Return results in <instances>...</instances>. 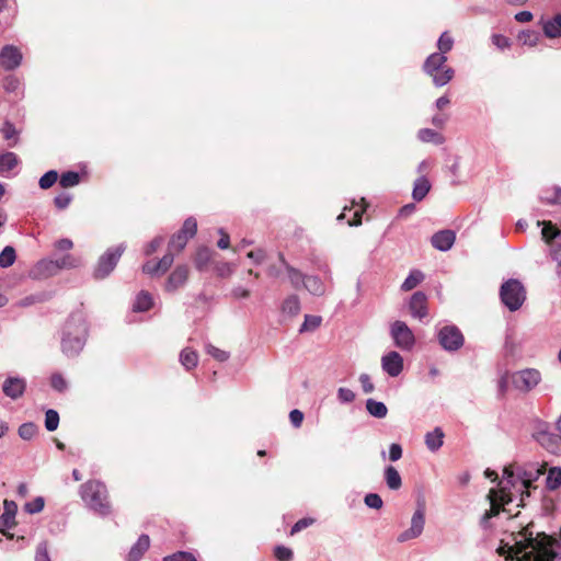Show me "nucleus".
Returning a JSON list of instances; mask_svg holds the SVG:
<instances>
[{
	"label": "nucleus",
	"mask_w": 561,
	"mask_h": 561,
	"mask_svg": "<svg viewBox=\"0 0 561 561\" xmlns=\"http://www.w3.org/2000/svg\"><path fill=\"white\" fill-rule=\"evenodd\" d=\"M54 259L45 257L39 260L30 271V276L33 279H43L57 275Z\"/></svg>",
	"instance_id": "dca6fc26"
},
{
	"label": "nucleus",
	"mask_w": 561,
	"mask_h": 561,
	"mask_svg": "<svg viewBox=\"0 0 561 561\" xmlns=\"http://www.w3.org/2000/svg\"><path fill=\"white\" fill-rule=\"evenodd\" d=\"M180 231L192 239L197 232L196 219L194 217L186 218Z\"/></svg>",
	"instance_id": "3c124183"
},
{
	"label": "nucleus",
	"mask_w": 561,
	"mask_h": 561,
	"mask_svg": "<svg viewBox=\"0 0 561 561\" xmlns=\"http://www.w3.org/2000/svg\"><path fill=\"white\" fill-rule=\"evenodd\" d=\"M447 57L439 53L431 54L424 61L423 71L430 76L435 87L446 85L455 75L453 68L445 66Z\"/></svg>",
	"instance_id": "20e7f679"
},
{
	"label": "nucleus",
	"mask_w": 561,
	"mask_h": 561,
	"mask_svg": "<svg viewBox=\"0 0 561 561\" xmlns=\"http://www.w3.org/2000/svg\"><path fill=\"white\" fill-rule=\"evenodd\" d=\"M546 486L550 491H554L561 486V468L552 467L549 469L546 478Z\"/></svg>",
	"instance_id": "c9c22d12"
},
{
	"label": "nucleus",
	"mask_w": 561,
	"mask_h": 561,
	"mask_svg": "<svg viewBox=\"0 0 561 561\" xmlns=\"http://www.w3.org/2000/svg\"><path fill=\"white\" fill-rule=\"evenodd\" d=\"M213 257V251L207 247H201L197 249L196 255H195V267L199 272H204L207 270L210 261Z\"/></svg>",
	"instance_id": "cd10ccee"
},
{
	"label": "nucleus",
	"mask_w": 561,
	"mask_h": 561,
	"mask_svg": "<svg viewBox=\"0 0 561 561\" xmlns=\"http://www.w3.org/2000/svg\"><path fill=\"white\" fill-rule=\"evenodd\" d=\"M540 225H542V229H541L542 239L547 243H550L552 240H554L560 234V230L554 225H552L550 221H548V222L538 221V226H540Z\"/></svg>",
	"instance_id": "ea45409f"
},
{
	"label": "nucleus",
	"mask_w": 561,
	"mask_h": 561,
	"mask_svg": "<svg viewBox=\"0 0 561 561\" xmlns=\"http://www.w3.org/2000/svg\"><path fill=\"white\" fill-rule=\"evenodd\" d=\"M247 256L255 264L260 265L262 264L266 259V252L264 249H256L253 251L248 252Z\"/></svg>",
	"instance_id": "69168bd1"
},
{
	"label": "nucleus",
	"mask_w": 561,
	"mask_h": 561,
	"mask_svg": "<svg viewBox=\"0 0 561 561\" xmlns=\"http://www.w3.org/2000/svg\"><path fill=\"white\" fill-rule=\"evenodd\" d=\"M409 311L413 318L424 319L428 314L427 296L423 291H415L409 301Z\"/></svg>",
	"instance_id": "2eb2a0df"
},
{
	"label": "nucleus",
	"mask_w": 561,
	"mask_h": 561,
	"mask_svg": "<svg viewBox=\"0 0 561 561\" xmlns=\"http://www.w3.org/2000/svg\"><path fill=\"white\" fill-rule=\"evenodd\" d=\"M366 410L371 416L377 419H383L388 413L387 405L383 402L377 401L375 399L366 400Z\"/></svg>",
	"instance_id": "7c9ffc66"
},
{
	"label": "nucleus",
	"mask_w": 561,
	"mask_h": 561,
	"mask_svg": "<svg viewBox=\"0 0 561 561\" xmlns=\"http://www.w3.org/2000/svg\"><path fill=\"white\" fill-rule=\"evenodd\" d=\"M34 561H51L48 553L47 541H41L37 545Z\"/></svg>",
	"instance_id": "13d9d810"
},
{
	"label": "nucleus",
	"mask_w": 561,
	"mask_h": 561,
	"mask_svg": "<svg viewBox=\"0 0 561 561\" xmlns=\"http://www.w3.org/2000/svg\"><path fill=\"white\" fill-rule=\"evenodd\" d=\"M50 386L58 392H64L68 388V382L61 374H53L50 377Z\"/></svg>",
	"instance_id": "864d4df0"
},
{
	"label": "nucleus",
	"mask_w": 561,
	"mask_h": 561,
	"mask_svg": "<svg viewBox=\"0 0 561 561\" xmlns=\"http://www.w3.org/2000/svg\"><path fill=\"white\" fill-rule=\"evenodd\" d=\"M18 156L14 152L8 151L0 153V173L9 172L18 165Z\"/></svg>",
	"instance_id": "f704fd0d"
},
{
	"label": "nucleus",
	"mask_w": 561,
	"mask_h": 561,
	"mask_svg": "<svg viewBox=\"0 0 561 561\" xmlns=\"http://www.w3.org/2000/svg\"><path fill=\"white\" fill-rule=\"evenodd\" d=\"M543 33L549 38L561 37V14H556L542 25Z\"/></svg>",
	"instance_id": "a878e982"
},
{
	"label": "nucleus",
	"mask_w": 561,
	"mask_h": 561,
	"mask_svg": "<svg viewBox=\"0 0 561 561\" xmlns=\"http://www.w3.org/2000/svg\"><path fill=\"white\" fill-rule=\"evenodd\" d=\"M390 335L394 345L403 351H410L415 345V336L403 321L397 320L391 324Z\"/></svg>",
	"instance_id": "9b49d317"
},
{
	"label": "nucleus",
	"mask_w": 561,
	"mask_h": 561,
	"mask_svg": "<svg viewBox=\"0 0 561 561\" xmlns=\"http://www.w3.org/2000/svg\"><path fill=\"white\" fill-rule=\"evenodd\" d=\"M206 353L214 357L218 362H226L229 358V353L226 351H222L211 344H206L205 346Z\"/></svg>",
	"instance_id": "603ef678"
},
{
	"label": "nucleus",
	"mask_w": 561,
	"mask_h": 561,
	"mask_svg": "<svg viewBox=\"0 0 561 561\" xmlns=\"http://www.w3.org/2000/svg\"><path fill=\"white\" fill-rule=\"evenodd\" d=\"M274 554L278 561H290L293 558V551L284 546H277Z\"/></svg>",
	"instance_id": "774afa93"
},
{
	"label": "nucleus",
	"mask_w": 561,
	"mask_h": 561,
	"mask_svg": "<svg viewBox=\"0 0 561 561\" xmlns=\"http://www.w3.org/2000/svg\"><path fill=\"white\" fill-rule=\"evenodd\" d=\"M174 254L168 249V252L156 262V267L159 270V274H164L173 264Z\"/></svg>",
	"instance_id": "8fccbe9b"
},
{
	"label": "nucleus",
	"mask_w": 561,
	"mask_h": 561,
	"mask_svg": "<svg viewBox=\"0 0 561 561\" xmlns=\"http://www.w3.org/2000/svg\"><path fill=\"white\" fill-rule=\"evenodd\" d=\"M355 393L353 390L341 387L337 389V399L341 403H351L355 400Z\"/></svg>",
	"instance_id": "680f3d73"
},
{
	"label": "nucleus",
	"mask_w": 561,
	"mask_h": 561,
	"mask_svg": "<svg viewBox=\"0 0 561 561\" xmlns=\"http://www.w3.org/2000/svg\"><path fill=\"white\" fill-rule=\"evenodd\" d=\"M89 325L82 311L72 312L60 332V348L67 357L78 356L88 340Z\"/></svg>",
	"instance_id": "f03ea898"
},
{
	"label": "nucleus",
	"mask_w": 561,
	"mask_h": 561,
	"mask_svg": "<svg viewBox=\"0 0 561 561\" xmlns=\"http://www.w3.org/2000/svg\"><path fill=\"white\" fill-rule=\"evenodd\" d=\"M163 561H196V559L190 552L179 551L176 553H173L172 556L163 558Z\"/></svg>",
	"instance_id": "338daca9"
},
{
	"label": "nucleus",
	"mask_w": 561,
	"mask_h": 561,
	"mask_svg": "<svg viewBox=\"0 0 561 561\" xmlns=\"http://www.w3.org/2000/svg\"><path fill=\"white\" fill-rule=\"evenodd\" d=\"M518 38L523 45L535 46L538 41V34L534 31H523Z\"/></svg>",
	"instance_id": "052dcab7"
},
{
	"label": "nucleus",
	"mask_w": 561,
	"mask_h": 561,
	"mask_svg": "<svg viewBox=\"0 0 561 561\" xmlns=\"http://www.w3.org/2000/svg\"><path fill=\"white\" fill-rule=\"evenodd\" d=\"M18 512V505L14 501L4 500L3 502V513L0 516V533L4 536L12 538V535L7 533L8 529H12L15 527V516Z\"/></svg>",
	"instance_id": "ddd939ff"
},
{
	"label": "nucleus",
	"mask_w": 561,
	"mask_h": 561,
	"mask_svg": "<svg viewBox=\"0 0 561 561\" xmlns=\"http://www.w3.org/2000/svg\"><path fill=\"white\" fill-rule=\"evenodd\" d=\"M163 241H164V238L161 236L153 238L149 243L146 244V247L144 249L145 255L149 256L152 253H154L161 247Z\"/></svg>",
	"instance_id": "e2e57ef3"
},
{
	"label": "nucleus",
	"mask_w": 561,
	"mask_h": 561,
	"mask_svg": "<svg viewBox=\"0 0 561 561\" xmlns=\"http://www.w3.org/2000/svg\"><path fill=\"white\" fill-rule=\"evenodd\" d=\"M80 183V175L76 171H67L64 172L59 179L60 186L67 188V187H73Z\"/></svg>",
	"instance_id": "79ce46f5"
},
{
	"label": "nucleus",
	"mask_w": 561,
	"mask_h": 561,
	"mask_svg": "<svg viewBox=\"0 0 561 561\" xmlns=\"http://www.w3.org/2000/svg\"><path fill=\"white\" fill-rule=\"evenodd\" d=\"M188 277V268L186 265H178L174 271L168 277L165 283V289L168 291H174L179 287L183 286Z\"/></svg>",
	"instance_id": "412c9836"
},
{
	"label": "nucleus",
	"mask_w": 561,
	"mask_h": 561,
	"mask_svg": "<svg viewBox=\"0 0 561 561\" xmlns=\"http://www.w3.org/2000/svg\"><path fill=\"white\" fill-rule=\"evenodd\" d=\"M309 294L312 296L321 297L324 296L327 293V286L324 284V280H322L317 275H308L306 276L304 286H302Z\"/></svg>",
	"instance_id": "4be33fe9"
},
{
	"label": "nucleus",
	"mask_w": 561,
	"mask_h": 561,
	"mask_svg": "<svg viewBox=\"0 0 561 561\" xmlns=\"http://www.w3.org/2000/svg\"><path fill=\"white\" fill-rule=\"evenodd\" d=\"M150 547L148 535H140L138 540L131 546L128 552V561H139Z\"/></svg>",
	"instance_id": "5701e85b"
},
{
	"label": "nucleus",
	"mask_w": 561,
	"mask_h": 561,
	"mask_svg": "<svg viewBox=\"0 0 561 561\" xmlns=\"http://www.w3.org/2000/svg\"><path fill=\"white\" fill-rule=\"evenodd\" d=\"M180 362L185 367V369H193L197 366L198 355L191 348H184L180 354Z\"/></svg>",
	"instance_id": "e433bc0d"
},
{
	"label": "nucleus",
	"mask_w": 561,
	"mask_h": 561,
	"mask_svg": "<svg viewBox=\"0 0 561 561\" xmlns=\"http://www.w3.org/2000/svg\"><path fill=\"white\" fill-rule=\"evenodd\" d=\"M425 276L420 270H412L401 285V290L410 291L424 280Z\"/></svg>",
	"instance_id": "72a5a7b5"
},
{
	"label": "nucleus",
	"mask_w": 561,
	"mask_h": 561,
	"mask_svg": "<svg viewBox=\"0 0 561 561\" xmlns=\"http://www.w3.org/2000/svg\"><path fill=\"white\" fill-rule=\"evenodd\" d=\"M444 432L440 427H435L432 432L425 435V445L428 450L435 453L444 444Z\"/></svg>",
	"instance_id": "b1692460"
},
{
	"label": "nucleus",
	"mask_w": 561,
	"mask_h": 561,
	"mask_svg": "<svg viewBox=\"0 0 561 561\" xmlns=\"http://www.w3.org/2000/svg\"><path fill=\"white\" fill-rule=\"evenodd\" d=\"M215 271L219 277H229L232 275L234 267L228 262H218L215 264Z\"/></svg>",
	"instance_id": "4d7b16f0"
},
{
	"label": "nucleus",
	"mask_w": 561,
	"mask_h": 561,
	"mask_svg": "<svg viewBox=\"0 0 561 561\" xmlns=\"http://www.w3.org/2000/svg\"><path fill=\"white\" fill-rule=\"evenodd\" d=\"M37 431V426L34 423L28 422L20 425L18 433L22 439L30 440L36 435Z\"/></svg>",
	"instance_id": "49530a36"
},
{
	"label": "nucleus",
	"mask_w": 561,
	"mask_h": 561,
	"mask_svg": "<svg viewBox=\"0 0 561 561\" xmlns=\"http://www.w3.org/2000/svg\"><path fill=\"white\" fill-rule=\"evenodd\" d=\"M425 526V505L423 502H417V507L411 517L410 527L402 531L397 540L398 542H405L419 538Z\"/></svg>",
	"instance_id": "9d476101"
},
{
	"label": "nucleus",
	"mask_w": 561,
	"mask_h": 561,
	"mask_svg": "<svg viewBox=\"0 0 561 561\" xmlns=\"http://www.w3.org/2000/svg\"><path fill=\"white\" fill-rule=\"evenodd\" d=\"M453 45V37L447 32H444L437 41L438 53L446 56V54L451 50Z\"/></svg>",
	"instance_id": "de8ad7c7"
},
{
	"label": "nucleus",
	"mask_w": 561,
	"mask_h": 561,
	"mask_svg": "<svg viewBox=\"0 0 561 561\" xmlns=\"http://www.w3.org/2000/svg\"><path fill=\"white\" fill-rule=\"evenodd\" d=\"M25 389L26 380L22 377H8L2 385L3 393L12 400L21 398Z\"/></svg>",
	"instance_id": "a211bd4d"
},
{
	"label": "nucleus",
	"mask_w": 561,
	"mask_h": 561,
	"mask_svg": "<svg viewBox=\"0 0 561 561\" xmlns=\"http://www.w3.org/2000/svg\"><path fill=\"white\" fill-rule=\"evenodd\" d=\"M431 190V183L426 176H420L414 181L412 197L415 202H421L425 198Z\"/></svg>",
	"instance_id": "393cba45"
},
{
	"label": "nucleus",
	"mask_w": 561,
	"mask_h": 561,
	"mask_svg": "<svg viewBox=\"0 0 561 561\" xmlns=\"http://www.w3.org/2000/svg\"><path fill=\"white\" fill-rule=\"evenodd\" d=\"M54 263L56 265L57 273L62 270H72L77 268L81 265L80 259L75 255L67 253L58 259H54Z\"/></svg>",
	"instance_id": "c85d7f7f"
},
{
	"label": "nucleus",
	"mask_w": 561,
	"mask_h": 561,
	"mask_svg": "<svg viewBox=\"0 0 561 561\" xmlns=\"http://www.w3.org/2000/svg\"><path fill=\"white\" fill-rule=\"evenodd\" d=\"M152 297L147 291H140L134 304H133V311L135 312H145L148 311L152 307Z\"/></svg>",
	"instance_id": "2f4dec72"
},
{
	"label": "nucleus",
	"mask_w": 561,
	"mask_h": 561,
	"mask_svg": "<svg viewBox=\"0 0 561 561\" xmlns=\"http://www.w3.org/2000/svg\"><path fill=\"white\" fill-rule=\"evenodd\" d=\"M364 503L369 508L379 510L382 507L383 502L379 494L377 493H368L364 497Z\"/></svg>",
	"instance_id": "6e6d98bb"
},
{
	"label": "nucleus",
	"mask_w": 561,
	"mask_h": 561,
	"mask_svg": "<svg viewBox=\"0 0 561 561\" xmlns=\"http://www.w3.org/2000/svg\"><path fill=\"white\" fill-rule=\"evenodd\" d=\"M80 495L84 504L101 516L111 513V504L106 485L98 480H89L80 486Z\"/></svg>",
	"instance_id": "7ed1b4c3"
},
{
	"label": "nucleus",
	"mask_w": 561,
	"mask_h": 561,
	"mask_svg": "<svg viewBox=\"0 0 561 561\" xmlns=\"http://www.w3.org/2000/svg\"><path fill=\"white\" fill-rule=\"evenodd\" d=\"M48 299L46 293H36L22 298L16 305L22 308L33 306L35 304L44 302Z\"/></svg>",
	"instance_id": "a19ab883"
},
{
	"label": "nucleus",
	"mask_w": 561,
	"mask_h": 561,
	"mask_svg": "<svg viewBox=\"0 0 561 561\" xmlns=\"http://www.w3.org/2000/svg\"><path fill=\"white\" fill-rule=\"evenodd\" d=\"M381 367L390 377H398L403 370V358L398 352L391 351L381 357Z\"/></svg>",
	"instance_id": "4468645a"
},
{
	"label": "nucleus",
	"mask_w": 561,
	"mask_h": 561,
	"mask_svg": "<svg viewBox=\"0 0 561 561\" xmlns=\"http://www.w3.org/2000/svg\"><path fill=\"white\" fill-rule=\"evenodd\" d=\"M59 425V414L56 410L49 409L45 413V427L48 432H54Z\"/></svg>",
	"instance_id": "a18cd8bd"
},
{
	"label": "nucleus",
	"mask_w": 561,
	"mask_h": 561,
	"mask_svg": "<svg viewBox=\"0 0 561 561\" xmlns=\"http://www.w3.org/2000/svg\"><path fill=\"white\" fill-rule=\"evenodd\" d=\"M541 380V374L535 368H525L511 375L513 387L520 392L531 391Z\"/></svg>",
	"instance_id": "6e6552de"
},
{
	"label": "nucleus",
	"mask_w": 561,
	"mask_h": 561,
	"mask_svg": "<svg viewBox=\"0 0 561 561\" xmlns=\"http://www.w3.org/2000/svg\"><path fill=\"white\" fill-rule=\"evenodd\" d=\"M495 495V491L491 490L488 495L491 506L483 513L479 522L480 527L485 531L492 530L494 528L491 520L501 512V506L496 503Z\"/></svg>",
	"instance_id": "aec40b11"
},
{
	"label": "nucleus",
	"mask_w": 561,
	"mask_h": 561,
	"mask_svg": "<svg viewBox=\"0 0 561 561\" xmlns=\"http://www.w3.org/2000/svg\"><path fill=\"white\" fill-rule=\"evenodd\" d=\"M535 438L547 450L551 453L557 450V439L552 433L546 430H540L535 434Z\"/></svg>",
	"instance_id": "c756f323"
},
{
	"label": "nucleus",
	"mask_w": 561,
	"mask_h": 561,
	"mask_svg": "<svg viewBox=\"0 0 561 561\" xmlns=\"http://www.w3.org/2000/svg\"><path fill=\"white\" fill-rule=\"evenodd\" d=\"M126 250L125 243H119L116 247L108 248L98 260L93 271L95 279L106 278L116 267L121 256Z\"/></svg>",
	"instance_id": "423d86ee"
},
{
	"label": "nucleus",
	"mask_w": 561,
	"mask_h": 561,
	"mask_svg": "<svg viewBox=\"0 0 561 561\" xmlns=\"http://www.w3.org/2000/svg\"><path fill=\"white\" fill-rule=\"evenodd\" d=\"M500 556L516 561H559L561 560V542L543 533L533 537V533L524 534V539L514 546H500Z\"/></svg>",
	"instance_id": "f257e3e1"
},
{
	"label": "nucleus",
	"mask_w": 561,
	"mask_h": 561,
	"mask_svg": "<svg viewBox=\"0 0 561 561\" xmlns=\"http://www.w3.org/2000/svg\"><path fill=\"white\" fill-rule=\"evenodd\" d=\"M58 180V173L55 170L47 171L44 175L41 176L38 181V185L42 190H47L51 187L56 181Z\"/></svg>",
	"instance_id": "09e8293b"
},
{
	"label": "nucleus",
	"mask_w": 561,
	"mask_h": 561,
	"mask_svg": "<svg viewBox=\"0 0 561 561\" xmlns=\"http://www.w3.org/2000/svg\"><path fill=\"white\" fill-rule=\"evenodd\" d=\"M436 337L440 347L448 353L459 351L465 344V336L455 324H446L442 328H437Z\"/></svg>",
	"instance_id": "0eeeda50"
},
{
	"label": "nucleus",
	"mask_w": 561,
	"mask_h": 561,
	"mask_svg": "<svg viewBox=\"0 0 561 561\" xmlns=\"http://www.w3.org/2000/svg\"><path fill=\"white\" fill-rule=\"evenodd\" d=\"M1 133H2V135L4 137V139H7V140L15 139V141H18L19 131H18V129L15 128V126L11 122L5 121L3 123V126L1 128Z\"/></svg>",
	"instance_id": "bf43d9fd"
},
{
	"label": "nucleus",
	"mask_w": 561,
	"mask_h": 561,
	"mask_svg": "<svg viewBox=\"0 0 561 561\" xmlns=\"http://www.w3.org/2000/svg\"><path fill=\"white\" fill-rule=\"evenodd\" d=\"M278 261L284 271L286 272L288 282L295 289H300L304 286L307 274L290 265L282 252L278 253Z\"/></svg>",
	"instance_id": "f3484780"
},
{
	"label": "nucleus",
	"mask_w": 561,
	"mask_h": 561,
	"mask_svg": "<svg viewBox=\"0 0 561 561\" xmlns=\"http://www.w3.org/2000/svg\"><path fill=\"white\" fill-rule=\"evenodd\" d=\"M23 55L14 45H4L0 50V66L8 71L14 70L22 64Z\"/></svg>",
	"instance_id": "f8f14e48"
},
{
	"label": "nucleus",
	"mask_w": 561,
	"mask_h": 561,
	"mask_svg": "<svg viewBox=\"0 0 561 561\" xmlns=\"http://www.w3.org/2000/svg\"><path fill=\"white\" fill-rule=\"evenodd\" d=\"M15 250L8 245L0 253V267H10L15 261Z\"/></svg>",
	"instance_id": "c03bdc74"
},
{
	"label": "nucleus",
	"mask_w": 561,
	"mask_h": 561,
	"mask_svg": "<svg viewBox=\"0 0 561 561\" xmlns=\"http://www.w3.org/2000/svg\"><path fill=\"white\" fill-rule=\"evenodd\" d=\"M45 505V501L42 496L35 497L32 502H28L24 505L25 512L28 514H36L43 511Z\"/></svg>",
	"instance_id": "5fc2aeb1"
},
{
	"label": "nucleus",
	"mask_w": 561,
	"mask_h": 561,
	"mask_svg": "<svg viewBox=\"0 0 561 561\" xmlns=\"http://www.w3.org/2000/svg\"><path fill=\"white\" fill-rule=\"evenodd\" d=\"M455 240L456 233L453 230L444 229L432 236L431 243L436 250L446 252L453 248Z\"/></svg>",
	"instance_id": "6ab92c4d"
},
{
	"label": "nucleus",
	"mask_w": 561,
	"mask_h": 561,
	"mask_svg": "<svg viewBox=\"0 0 561 561\" xmlns=\"http://www.w3.org/2000/svg\"><path fill=\"white\" fill-rule=\"evenodd\" d=\"M417 137L423 142H432L435 145H442L445 142V137L431 128H422L417 133Z\"/></svg>",
	"instance_id": "473e14b6"
},
{
	"label": "nucleus",
	"mask_w": 561,
	"mask_h": 561,
	"mask_svg": "<svg viewBox=\"0 0 561 561\" xmlns=\"http://www.w3.org/2000/svg\"><path fill=\"white\" fill-rule=\"evenodd\" d=\"M191 238H188L186 234L182 233L180 230L174 233L170 241H169V244H168V249L170 251H176V252H181L187 244L188 240Z\"/></svg>",
	"instance_id": "4c0bfd02"
},
{
	"label": "nucleus",
	"mask_w": 561,
	"mask_h": 561,
	"mask_svg": "<svg viewBox=\"0 0 561 561\" xmlns=\"http://www.w3.org/2000/svg\"><path fill=\"white\" fill-rule=\"evenodd\" d=\"M546 471V465L539 462H527L516 467V478L522 485L529 490L533 483L536 482ZM529 495V491H526Z\"/></svg>",
	"instance_id": "1a4fd4ad"
},
{
	"label": "nucleus",
	"mask_w": 561,
	"mask_h": 561,
	"mask_svg": "<svg viewBox=\"0 0 561 561\" xmlns=\"http://www.w3.org/2000/svg\"><path fill=\"white\" fill-rule=\"evenodd\" d=\"M500 297L502 302L511 311H516L523 306L526 299V290L518 279L511 278L502 284Z\"/></svg>",
	"instance_id": "39448f33"
},
{
	"label": "nucleus",
	"mask_w": 561,
	"mask_h": 561,
	"mask_svg": "<svg viewBox=\"0 0 561 561\" xmlns=\"http://www.w3.org/2000/svg\"><path fill=\"white\" fill-rule=\"evenodd\" d=\"M3 89L9 92V93H13L15 92L19 87H20V81L16 77L14 76H7L4 79H3Z\"/></svg>",
	"instance_id": "0e129e2a"
},
{
	"label": "nucleus",
	"mask_w": 561,
	"mask_h": 561,
	"mask_svg": "<svg viewBox=\"0 0 561 561\" xmlns=\"http://www.w3.org/2000/svg\"><path fill=\"white\" fill-rule=\"evenodd\" d=\"M385 481L387 486L397 491L402 486V479L399 471L393 466H387L383 472Z\"/></svg>",
	"instance_id": "bb28decb"
},
{
	"label": "nucleus",
	"mask_w": 561,
	"mask_h": 561,
	"mask_svg": "<svg viewBox=\"0 0 561 561\" xmlns=\"http://www.w3.org/2000/svg\"><path fill=\"white\" fill-rule=\"evenodd\" d=\"M322 318L320 316L306 314L304 323L301 324L299 332L314 331L320 327Z\"/></svg>",
	"instance_id": "37998d69"
},
{
	"label": "nucleus",
	"mask_w": 561,
	"mask_h": 561,
	"mask_svg": "<svg viewBox=\"0 0 561 561\" xmlns=\"http://www.w3.org/2000/svg\"><path fill=\"white\" fill-rule=\"evenodd\" d=\"M282 310L284 313H287L289 316L298 314L300 311V300L298 296H288L283 302Z\"/></svg>",
	"instance_id": "58836bf2"
}]
</instances>
